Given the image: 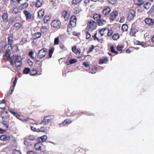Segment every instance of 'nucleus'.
I'll list each match as a JSON object with an SVG mask.
<instances>
[{
  "mask_svg": "<svg viewBox=\"0 0 154 154\" xmlns=\"http://www.w3.org/2000/svg\"><path fill=\"white\" fill-rule=\"evenodd\" d=\"M53 116L49 115L44 117L43 119L41 121L40 123L43 126L47 125L49 123L52 122L54 119Z\"/></svg>",
  "mask_w": 154,
  "mask_h": 154,
  "instance_id": "1",
  "label": "nucleus"
},
{
  "mask_svg": "<svg viewBox=\"0 0 154 154\" xmlns=\"http://www.w3.org/2000/svg\"><path fill=\"white\" fill-rule=\"evenodd\" d=\"M48 52V51L47 48H43L39 51L38 57L40 59L45 57Z\"/></svg>",
  "mask_w": 154,
  "mask_h": 154,
  "instance_id": "2",
  "label": "nucleus"
},
{
  "mask_svg": "<svg viewBox=\"0 0 154 154\" xmlns=\"http://www.w3.org/2000/svg\"><path fill=\"white\" fill-rule=\"evenodd\" d=\"M97 24L99 26H102L106 23V21L104 20L100 19L101 15L100 14H97Z\"/></svg>",
  "mask_w": 154,
  "mask_h": 154,
  "instance_id": "3",
  "label": "nucleus"
},
{
  "mask_svg": "<svg viewBox=\"0 0 154 154\" xmlns=\"http://www.w3.org/2000/svg\"><path fill=\"white\" fill-rule=\"evenodd\" d=\"M118 15V12L117 11H112L110 14L109 19L111 21L115 20L117 17Z\"/></svg>",
  "mask_w": 154,
  "mask_h": 154,
  "instance_id": "4",
  "label": "nucleus"
},
{
  "mask_svg": "<svg viewBox=\"0 0 154 154\" xmlns=\"http://www.w3.org/2000/svg\"><path fill=\"white\" fill-rule=\"evenodd\" d=\"M61 24V22L59 20H54L51 23V26L55 28H59Z\"/></svg>",
  "mask_w": 154,
  "mask_h": 154,
  "instance_id": "5",
  "label": "nucleus"
},
{
  "mask_svg": "<svg viewBox=\"0 0 154 154\" xmlns=\"http://www.w3.org/2000/svg\"><path fill=\"white\" fill-rule=\"evenodd\" d=\"M96 22L92 20L89 21L88 23V26L91 29H95L96 27Z\"/></svg>",
  "mask_w": 154,
  "mask_h": 154,
  "instance_id": "6",
  "label": "nucleus"
},
{
  "mask_svg": "<svg viewBox=\"0 0 154 154\" xmlns=\"http://www.w3.org/2000/svg\"><path fill=\"white\" fill-rule=\"evenodd\" d=\"M62 16L61 17H63L65 20L66 21L68 20L69 18V14L68 11L63 10L62 12Z\"/></svg>",
  "mask_w": 154,
  "mask_h": 154,
  "instance_id": "7",
  "label": "nucleus"
},
{
  "mask_svg": "<svg viewBox=\"0 0 154 154\" xmlns=\"http://www.w3.org/2000/svg\"><path fill=\"white\" fill-rule=\"evenodd\" d=\"M146 23L149 26H152L153 25L154 21L153 19L151 18H146L145 20Z\"/></svg>",
  "mask_w": 154,
  "mask_h": 154,
  "instance_id": "8",
  "label": "nucleus"
},
{
  "mask_svg": "<svg viewBox=\"0 0 154 154\" xmlns=\"http://www.w3.org/2000/svg\"><path fill=\"white\" fill-rule=\"evenodd\" d=\"M108 59L106 57H104L99 60V63L100 64H106L108 62Z\"/></svg>",
  "mask_w": 154,
  "mask_h": 154,
  "instance_id": "9",
  "label": "nucleus"
},
{
  "mask_svg": "<svg viewBox=\"0 0 154 154\" xmlns=\"http://www.w3.org/2000/svg\"><path fill=\"white\" fill-rule=\"evenodd\" d=\"M4 112H2L1 114V116L2 119V121L8 122L10 120V116L9 115L3 116Z\"/></svg>",
  "mask_w": 154,
  "mask_h": 154,
  "instance_id": "10",
  "label": "nucleus"
},
{
  "mask_svg": "<svg viewBox=\"0 0 154 154\" xmlns=\"http://www.w3.org/2000/svg\"><path fill=\"white\" fill-rule=\"evenodd\" d=\"M111 10L110 8L108 6L105 7L103 9V14L106 16L109 14L111 11Z\"/></svg>",
  "mask_w": 154,
  "mask_h": 154,
  "instance_id": "11",
  "label": "nucleus"
},
{
  "mask_svg": "<svg viewBox=\"0 0 154 154\" xmlns=\"http://www.w3.org/2000/svg\"><path fill=\"white\" fill-rule=\"evenodd\" d=\"M133 1L136 6H140L144 3V0H133Z\"/></svg>",
  "mask_w": 154,
  "mask_h": 154,
  "instance_id": "12",
  "label": "nucleus"
},
{
  "mask_svg": "<svg viewBox=\"0 0 154 154\" xmlns=\"http://www.w3.org/2000/svg\"><path fill=\"white\" fill-rule=\"evenodd\" d=\"M10 138L9 135L4 134L0 136V140L3 141H6L9 140Z\"/></svg>",
  "mask_w": 154,
  "mask_h": 154,
  "instance_id": "13",
  "label": "nucleus"
},
{
  "mask_svg": "<svg viewBox=\"0 0 154 154\" xmlns=\"http://www.w3.org/2000/svg\"><path fill=\"white\" fill-rule=\"evenodd\" d=\"M135 14V11H131L128 14V19L129 20H132Z\"/></svg>",
  "mask_w": 154,
  "mask_h": 154,
  "instance_id": "14",
  "label": "nucleus"
},
{
  "mask_svg": "<svg viewBox=\"0 0 154 154\" xmlns=\"http://www.w3.org/2000/svg\"><path fill=\"white\" fill-rule=\"evenodd\" d=\"M9 111L15 117H16L17 119L20 120H21V119L19 118V117H20V115L17 112H14L13 109H8Z\"/></svg>",
  "mask_w": 154,
  "mask_h": 154,
  "instance_id": "15",
  "label": "nucleus"
},
{
  "mask_svg": "<svg viewBox=\"0 0 154 154\" xmlns=\"http://www.w3.org/2000/svg\"><path fill=\"white\" fill-rule=\"evenodd\" d=\"M42 35L41 32H37L32 35V38L33 40H35L39 38Z\"/></svg>",
  "mask_w": 154,
  "mask_h": 154,
  "instance_id": "16",
  "label": "nucleus"
},
{
  "mask_svg": "<svg viewBox=\"0 0 154 154\" xmlns=\"http://www.w3.org/2000/svg\"><path fill=\"white\" fill-rule=\"evenodd\" d=\"M23 13L26 17V20H29L31 18V14L29 11L24 10L23 11Z\"/></svg>",
  "mask_w": 154,
  "mask_h": 154,
  "instance_id": "17",
  "label": "nucleus"
},
{
  "mask_svg": "<svg viewBox=\"0 0 154 154\" xmlns=\"http://www.w3.org/2000/svg\"><path fill=\"white\" fill-rule=\"evenodd\" d=\"M14 36L12 34H10L7 38L8 44L10 45H13L14 43V40L13 39Z\"/></svg>",
  "mask_w": 154,
  "mask_h": 154,
  "instance_id": "18",
  "label": "nucleus"
},
{
  "mask_svg": "<svg viewBox=\"0 0 154 154\" xmlns=\"http://www.w3.org/2000/svg\"><path fill=\"white\" fill-rule=\"evenodd\" d=\"M42 144L40 142L36 143L34 145V147L35 149L39 151H41V147Z\"/></svg>",
  "mask_w": 154,
  "mask_h": 154,
  "instance_id": "19",
  "label": "nucleus"
},
{
  "mask_svg": "<svg viewBox=\"0 0 154 154\" xmlns=\"http://www.w3.org/2000/svg\"><path fill=\"white\" fill-rule=\"evenodd\" d=\"M3 57H7V60L8 61H10L11 65H13L14 64V63L13 62V60H12V57H10L9 54H8L7 53H6L3 55Z\"/></svg>",
  "mask_w": 154,
  "mask_h": 154,
  "instance_id": "20",
  "label": "nucleus"
},
{
  "mask_svg": "<svg viewBox=\"0 0 154 154\" xmlns=\"http://www.w3.org/2000/svg\"><path fill=\"white\" fill-rule=\"evenodd\" d=\"M76 22V18L75 17H72L70 19V25L72 27H73L74 25L75 24V22Z\"/></svg>",
  "mask_w": 154,
  "mask_h": 154,
  "instance_id": "21",
  "label": "nucleus"
},
{
  "mask_svg": "<svg viewBox=\"0 0 154 154\" xmlns=\"http://www.w3.org/2000/svg\"><path fill=\"white\" fill-rule=\"evenodd\" d=\"M13 58H16V59L15 60V63H22V62L20 60V57L18 56H17V55H13Z\"/></svg>",
  "mask_w": 154,
  "mask_h": 154,
  "instance_id": "22",
  "label": "nucleus"
},
{
  "mask_svg": "<svg viewBox=\"0 0 154 154\" xmlns=\"http://www.w3.org/2000/svg\"><path fill=\"white\" fill-rule=\"evenodd\" d=\"M137 32V30L135 28H131L130 32V35L132 36H135V34Z\"/></svg>",
  "mask_w": 154,
  "mask_h": 154,
  "instance_id": "23",
  "label": "nucleus"
},
{
  "mask_svg": "<svg viewBox=\"0 0 154 154\" xmlns=\"http://www.w3.org/2000/svg\"><path fill=\"white\" fill-rule=\"evenodd\" d=\"M47 139V136L44 135L39 137L38 139V140L39 142L41 143L42 142L45 141Z\"/></svg>",
  "mask_w": 154,
  "mask_h": 154,
  "instance_id": "24",
  "label": "nucleus"
},
{
  "mask_svg": "<svg viewBox=\"0 0 154 154\" xmlns=\"http://www.w3.org/2000/svg\"><path fill=\"white\" fill-rule=\"evenodd\" d=\"M2 18L4 22H7L8 20V14L6 13H4L2 16Z\"/></svg>",
  "mask_w": 154,
  "mask_h": 154,
  "instance_id": "25",
  "label": "nucleus"
},
{
  "mask_svg": "<svg viewBox=\"0 0 154 154\" xmlns=\"http://www.w3.org/2000/svg\"><path fill=\"white\" fill-rule=\"evenodd\" d=\"M99 30V33L100 34L101 36H103L105 33H106V28H105Z\"/></svg>",
  "mask_w": 154,
  "mask_h": 154,
  "instance_id": "26",
  "label": "nucleus"
},
{
  "mask_svg": "<svg viewBox=\"0 0 154 154\" xmlns=\"http://www.w3.org/2000/svg\"><path fill=\"white\" fill-rule=\"evenodd\" d=\"M28 6V4L25 2L21 5L19 6V8L20 9H24L27 7Z\"/></svg>",
  "mask_w": 154,
  "mask_h": 154,
  "instance_id": "27",
  "label": "nucleus"
},
{
  "mask_svg": "<svg viewBox=\"0 0 154 154\" xmlns=\"http://www.w3.org/2000/svg\"><path fill=\"white\" fill-rule=\"evenodd\" d=\"M12 45H10L9 44L6 45L5 46V48L6 50V51H9L12 49Z\"/></svg>",
  "mask_w": 154,
  "mask_h": 154,
  "instance_id": "28",
  "label": "nucleus"
},
{
  "mask_svg": "<svg viewBox=\"0 0 154 154\" xmlns=\"http://www.w3.org/2000/svg\"><path fill=\"white\" fill-rule=\"evenodd\" d=\"M22 25L21 23L18 22L16 23L14 25V26L16 29L18 30L22 27Z\"/></svg>",
  "mask_w": 154,
  "mask_h": 154,
  "instance_id": "29",
  "label": "nucleus"
},
{
  "mask_svg": "<svg viewBox=\"0 0 154 154\" xmlns=\"http://www.w3.org/2000/svg\"><path fill=\"white\" fill-rule=\"evenodd\" d=\"M45 11L43 10H41L38 12V16L40 18H41L44 15Z\"/></svg>",
  "mask_w": 154,
  "mask_h": 154,
  "instance_id": "30",
  "label": "nucleus"
},
{
  "mask_svg": "<svg viewBox=\"0 0 154 154\" xmlns=\"http://www.w3.org/2000/svg\"><path fill=\"white\" fill-rule=\"evenodd\" d=\"M27 42V38L25 37H23L22 38L20 42V44L21 45H23L24 44H26Z\"/></svg>",
  "mask_w": 154,
  "mask_h": 154,
  "instance_id": "31",
  "label": "nucleus"
},
{
  "mask_svg": "<svg viewBox=\"0 0 154 154\" xmlns=\"http://www.w3.org/2000/svg\"><path fill=\"white\" fill-rule=\"evenodd\" d=\"M106 32H107V36L109 37L111 36L112 33L113 31L112 29H107L106 28Z\"/></svg>",
  "mask_w": 154,
  "mask_h": 154,
  "instance_id": "32",
  "label": "nucleus"
},
{
  "mask_svg": "<svg viewBox=\"0 0 154 154\" xmlns=\"http://www.w3.org/2000/svg\"><path fill=\"white\" fill-rule=\"evenodd\" d=\"M128 28V26L126 24H123L122 27V29L123 32L127 31Z\"/></svg>",
  "mask_w": 154,
  "mask_h": 154,
  "instance_id": "33",
  "label": "nucleus"
},
{
  "mask_svg": "<svg viewBox=\"0 0 154 154\" xmlns=\"http://www.w3.org/2000/svg\"><path fill=\"white\" fill-rule=\"evenodd\" d=\"M82 10L81 8L79 6L75 8L74 9V13L77 14L80 12Z\"/></svg>",
  "mask_w": 154,
  "mask_h": 154,
  "instance_id": "34",
  "label": "nucleus"
},
{
  "mask_svg": "<svg viewBox=\"0 0 154 154\" xmlns=\"http://www.w3.org/2000/svg\"><path fill=\"white\" fill-rule=\"evenodd\" d=\"M54 50V48L53 47L51 48L49 50L48 56L49 58L52 57V54L53 53Z\"/></svg>",
  "mask_w": 154,
  "mask_h": 154,
  "instance_id": "35",
  "label": "nucleus"
},
{
  "mask_svg": "<svg viewBox=\"0 0 154 154\" xmlns=\"http://www.w3.org/2000/svg\"><path fill=\"white\" fill-rule=\"evenodd\" d=\"M42 0H38L35 4L36 6L38 8L40 7L42 3Z\"/></svg>",
  "mask_w": 154,
  "mask_h": 154,
  "instance_id": "36",
  "label": "nucleus"
},
{
  "mask_svg": "<svg viewBox=\"0 0 154 154\" xmlns=\"http://www.w3.org/2000/svg\"><path fill=\"white\" fill-rule=\"evenodd\" d=\"M120 37L119 34L118 33L114 34L112 36V39L115 40H116L118 39Z\"/></svg>",
  "mask_w": 154,
  "mask_h": 154,
  "instance_id": "37",
  "label": "nucleus"
},
{
  "mask_svg": "<svg viewBox=\"0 0 154 154\" xmlns=\"http://www.w3.org/2000/svg\"><path fill=\"white\" fill-rule=\"evenodd\" d=\"M72 122L71 120L70 119H66L64 121L63 123L65 125H69Z\"/></svg>",
  "mask_w": 154,
  "mask_h": 154,
  "instance_id": "38",
  "label": "nucleus"
},
{
  "mask_svg": "<svg viewBox=\"0 0 154 154\" xmlns=\"http://www.w3.org/2000/svg\"><path fill=\"white\" fill-rule=\"evenodd\" d=\"M151 5V3L150 2H147L145 4L143 5V7L146 9H149Z\"/></svg>",
  "mask_w": 154,
  "mask_h": 154,
  "instance_id": "39",
  "label": "nucleus"
},
{
  "mask_svg": "<svg viewBox=\"0 0 154 154\" xmlns=\"http://www.w3.org/2000/svg\"><path fill=\"white\" fill-rule=\"evenodd\" d=\"M124 45H118L116 47V49L118 51H120L122 50L124 48Z\"/></svg>",
  "mask_w": 154,
  "mask_h": 154,
  "instance_id": "40",
  "label": "nucleus"
},
{
  "mask_svg": "<svg viewBox=\"0 0 154 154\" xmlns=\"http://www.w3.org/2000/svg\"><path fill=\"white\" fill-rule=\"evenodd\" d=\"M30 70L29 68H25L23 70V73L24 74H28L30 72Z\"/></svg>",
  "mask_w": 154,
  "mask_h": 154,
  "instance_id": "41",
  "label": "nucleus"
},
{
  "mask_svg": "<svg viewBox=\"0 0 154 154\" xmlns=\"http://www.w3.org/2000/svg\"><path fill=\"white\" fill-rule=\"evenodd\" d=\"M12 13L14 14H17L20 13V11L17 8H15L13 9Z\"/></svg>",
  "mask_w": 154,
  "mask_h": 154,
  "instance_id": "42",
  "label": "nucleus"
},
{
  "mask_svg": "<svg viewBox=\"0 0 154 154\" xmlns=\"http://www.w3.org/2000/svg\"><path fill=\"white\" fill-rule=\"evenodd\" d=\"M111 51L112 53L116 54H118V52L116 51L114 49V47L113 46H111L110 48Z\"/></svg>",
  "mask_w": 154,
  "mask_h": 154,
  "instance_id": "43",
  "label": "nucleus"
},
{
  "mask_svg": "<svg viewBox=\"0 0 154 154\" xmlns=\"http://www.w3.org/2000/svg\"><path fill=\"white\" fill-rule=\"evenodd\" d=\"M153 13H154V5L152 6L147 13L148 14H151Z\"/></svg>",
  "mask_w": 154,
  "mask_h": 154,
  "instance_id": "44",
  "label": "nucleus"
},
{
  "mask_svg": "<svg viewBox=\"0 0 154 154\" xmlns=\"http://www.w3.org/2000/svg\"><path fill=\"white\" fill-rule=\"evenodd\" d=\"M24 144L27 146H30L32 145V143L28 140H25L24 142Z\"/></svg>",
  "mask_w": 154,
  "mask_h": 154,
  "instance_id": "45",
  "label": "nucleus"
},
{
  "mask_svg": "<svg viewBox=\"0 0 154 154\" xmlns=\"http://www.w3.org/2000/svg\"><path fill=\"white\" fill-rule=\"evenodd\" d=\"M50 17L49 16H45L44 18V23H46L50 20Z\"/></svg>",
  "mask_w": 154,
  "mask_h": 154,
  "instance_id": "46",
  "label": "nucleus"
},
{
  "mask_svg": "<svg viewBox=\"0 0 154 154\" xmlns=\"http://www.w3.org/2000/svg\"><path fill=\"white\" fill-rule=\"evenodd\" d=\"M36 63V64L40 65V68H41L42 66V61H41L39 60H38L37 59H34V60Z\"/></svg>",
  "mask_w": 154,
  "mask_h": 154,
  "instance_id": "47",
  "label": "nucleus"
},
{
  "mask_svg": "<svg viewBox=\"0 0 154 154\" xmlns=\"http://www.w3.org/2000/svg\"><path fill=\"white\" fill-rule=\"evenodd\" d=\"M59 42L60 41L59 40V38L58 37H57L55 38L54 40V45H56L58 44Z\"/></svg>",
  "mask_w": 154,
  "mask_h": 154,
  "instance_id": "48",
  "label": "nucleus"
},
{
  "mask_svg": "<svg viewBox=\"0 0 154 154\" xmlns=\"http://www.w3.org/2000/svg\"><path fill=\"white\" fill-rule=\"evenodd\" d=\"M96 72V68L95 67H92L89 72L92 74L95 73Z\"/></svg>",
  "mask_w": 154,
  "mask_h": 154,
  "instance_id": "49",
  "label": "nucleus"
},
{
  "mask_svg": "<svg viewBox=\"0 0 154 154\" xmlns=\"http://www.w3.org/2000/svg\"><path fill=\"white\" fill-rule=\"evenodd\" d=\"M29 140H36L35 136L34 135H30L29 137Z\"/></svg>",
  "mask_w": 154,
  "mask_h": 154,
  "instance_id": "50",
  "label": "nucleus"
},
{
  "mask_svg": "<svg viewBox=\"0 0 154 154\" xmlns=\"http://www.w3.org/2000/svg\"><path fill=\"white\" fill-rule=\"evenodd\" d=\"M77 61V60L75 59H72L69 60V63L70 64H72L76 63Z\"/></svg>",
  "mask_w": 154,
  "mask_h": 154,
  "instance_id": "51",
  "label": "nucleus"
},
{
  "mask_svg": "<svg viewBox=\"0 0 154 154\" xmlns=\"http://www.w3.org/2000/svg\"><path fill=\"white\" fill-rule=\"evenodd\" d=\"M34 53L32 51H31L29 52V55L31 57V58H32L33 60L35 59L34 57L33 56Z\"/></svg>",
  "mask_w": 154,
  "mask_h": 154,
  "instance_id": "52",
  "label": "nucleus"
},
{
  "mask_svg": "<svg viewBox=\"0 0 154 154\" xmlns=\"http://www.w3.org/2000/svg\"><path fill=\"white\" fill-rule=\"evenodd\" d=\"M17 83V78H16L15 80L13 82V89L11 90V92H13L14 89V87L16 86V85Z\"/></svg>",
  "mask_w": 154,
  "mask_h": 154,
  "instance_id": "53",
  "label": "nucleus"
},
{
  "mask_svg": "<svg viewBox=\"0 0 154 154\" xmlns=\"http://www.w3.org/2000/svg\"><path fill=\"white\" fill-rule=\"evenodd\" d=\"M7 122L2 121V125L4 126L5 128L6 129H7L8 128V126L6 122Z\"/></svg>",
  "mask_w": 154,
  "mask_h": 154,
  "instance_id": "54",
  "label": "nucleus"
},
{
  "mask_svg": "<svg viewBox=\"0 0 154 154\" xmlns=\"http://www.w3.org/2000/svg\"><path fill=\"white\" fill-rule=\"evenodd\" d=\"M0 103L1 104H5V106L3 107H0V109H4L5 108V106L6 105L5 102L4 100H2L0 101Z\"/></svg>",
  "mask_w": 154,
  "mask_h": 154,
  "instance_id": "55",
  "label": "nucleus"
},
{
  "mask_svg": "<svg viewBox=\"0 0 154 154\" xmlns=\"http://www.w3.org/2000/svg\"><path fill=\"white\" fill-rule=\"evenodd\" d=\"M19 64H18V63H15L16 68L18 70H19L20 69V66L22 64V63H19Z\"/></svg>",
  "mask_w": 154,
  "mask_h": 154,
  "instance_id": "56",
  "label": "nucleus"
},
{
  "mask_svg": "<svg viewBox=\"0 0 154 154\" xmlns=\"http://www.w3.org/2000/svg\"><path fill=\"white\" fill-rule=\"evenodd\" d=\"M108 2L112 4H114L116 2V0H107Z\"/></svg>",
  "mask_w": 154,
  "mask_h": 154,
  "instance_id": "57",
  "label": "nucleus"
},
{
  "mask_svg": "<svg viewBox=\"0 0 154 154\" xmlns=\"http://www.w3.org/2000/svg\"><path fill=\"white\" fill-rule=\"evenodd\" d=\"M94 46L93 45H92L91 47L89 48L88 51L87 52V54H88L89 53L93 51V50L94 49Z\"/></svg>",
  "mask_w": 154,
  "mask_h": 154,
  "instance_id": "58",
  "label": "nucleus"
},
{
  "mask_svg": "<svg viewBox=\"0 0 154 154\" xmlns=\"http://www.w3.org/2000/svg\"><path fill=\"white\" fill-rule=\"evenodd\" d=\"M37 71L34 69H33L31 71V74L33 75H35L37 74Z\"/></svg>",
  "mask_w": 154,
  "mask_h": 154,
  "instance_id": "59",
  "label": "nucleus"
},
{
  "mask_svg": "<svg viewBox=\"0 0 154 154\" xmlns=\"http://www.w3.org/2000/svg\"><path fill=\"white\" fill-rule=\"evenodd\" d=\"M45 129L44 127H42L39 129V131L40 132H43L47 133L45 131Z\"/></svg>",
  "mask_w": 154,
  "mask_h": 154,
  "instance_id": "60",
  "label": "nucleus"
},
{
  "mask_svg": "<svg viewBox=\"0 0 154 154\" xmlns=\"http://www.w3.org/2000/svg\"><path fill=\"white\" fill-rule=\"evenodd\" d=\"M86 38L88 39L90 38L91 36L90 34L88 32V31H86Z\"/></svg>",
  "mask_w": 154,
  "mask_h": 154,
  "instance_id": "61",
  "label": "nucleus"
},
{
  "mask_svg": "<svg viewBox=\"0 0 154 154\" xmlns=\"http://www.w3.org/2000/svg\"><path fill=\"white\" fill-rule=\"evenodd\" d=\"M83 65L86 67H88L89 66V64L87 62H84L83 63Z\"/></svg>",
  "mask_w": 154,
  "mask_h": 154,
  "instance_id": "62",
  "label": "nucleus"
},
{
  "mask_svg": "<svg viewBox=\"0 0 154 154\" xmlns=\"http://www.w3.org/2000/svg\"><path fill=\"white\" fill-rule=\"evenodd\" d=\"M13 154H20V152L19 151L16 149H14L12 151Z\"/></svg>",
  "mask_w": 154,
  "mask_h": 154,
  "instance_id": "63",
  "label": "nucleus"
},
{
  "mask_svg": "<svg viewBox=\"0 0 154 154\" xmlns=\"http://www.w3.org/2000/svg\"><path fill=\"white\" fill-rule=\"evenodd\" d=\"M27 154H36V153L32 150H30L27 152Z\"/></svg>",
  "mask_w": 154,
  "mask_h": 154,
  "instance_id": "64",
  "label": "nucleus"
}]
</instances>
